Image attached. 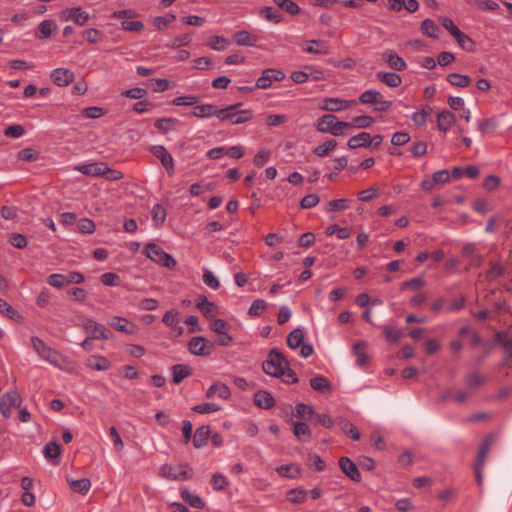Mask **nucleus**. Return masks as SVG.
<instances>
[{
    "label": "nucleus",
    "mask_w": 512,
    "mask_h": 512,
    "mask_svg": "<svg viewBox=\"0 0 512 512\" xmlns=\"http://www.w3.org/2000/svg\"><path fill=\"white\" fill-rule=\"evenodd\" d=\"M31 343L33 349L41 359L51 363L54 366H59V359L61 354L58 351L46 345L43 340L36 336L31 338Z\"/></svg>",
    "instance_id": "6"
},
{
    "label": "nucleus",
    "mask_w": 512,
    "mask_h": 512,
    "mask_svg": "<svg viewBox=\"0 0 512 512\" xmlns=\"http://www.w3.org/2000/svg\"><path fill=\"white\" fill-rule=\"evenodd\" d=\"M296 414L299 418L307 420L314 416L315 410L312 406L304 403H298L296 405Z\"/></svg>",
    "instance_id": "54"
},
{
    "label": "nucleus",
    "mask_w": 512,
    "mask_h": 512,
    "mask_svg": "<svg viewBox=\"0 0 512 512\" xmlns=\"http://www.w3.org/2000/svg\"><path fill=\"white\" fill-rule=\"evenodd\" d=\"M347 146L349 149H357V148H369L372 146L371 135L368 132H361L355 136H352L348 142Z\"/></svg>",
    "instance_id": "21"
},
{
    "label": "nucleus",
    "mask_w": 512,
    "mask_h": 512,
    "mask_svg": "<svg viewBox=\"0 0 512 512\" xmlns=\"http://www.w3.org/2000/svg\"><path fill=\"white\" fill-rule=\"evenodd\" d=\"M304 341V333L301 328L292 330L287 336V345L291 349H297Z\"/></svg>",
    "instance_id": "37"
},
{
    "label": "nucleus",
    "mask_w": 512,
    "mask_h": 512,
    "mask_svg": "<svg viewBox=\"0 0 512 512\" xmlns=\"http://www.w3.org/2000/svg\"><path fill=\"white\" fill-rule=\"evenodd\" d=\"M66 482L68 483L70 489L75 492L79 493L81 495H86L88 491L91 488V481L88 478H82V479H74L71 476H66Z\"/></svg>",
    "instance_id": "22"
},
{
    "label": "nucleus",
    "mask_w": 512,
    "mask_h": 512,
    "mask_svg": "<svg viewBox=\"0 0 512 512\" xmlns=\"http://www.w3.org/2000/svg\"><path fill=\"white\" fill-rule=\"evenodd\" d=\"M172 381L175 384H179L186 377L192 375V369L186 364H175L171 367Z\"/></svg>",
    "instance_id": "31"
},
{
    "label": "nucleus",
    "mask_w": 512,
    "mask_h": 512,
    "mask_svg": "<svg viewBox=\"0 0 512 512\" xmlns=\"http://www.w3.org/2000/svg\"><path fill=\"white\" fill-rule=\"evenodd\" d=\"M421 31L430 38H438L439 27L432 19L427 18L421 23Z\"/></svg>",
    "instance_id": "47"
},
{
    "label": "nucleus",
    "mask_w": 512,
    "mask_h": 512,
    "mask_svg": "<svg viewBox=\"0 0 512 512\" xmlns=\"http://www.w3.org/2000/svg\"><path fill=\"white\" fill-rule=\"evenodd\" d=\"M505 274V268L499 263H490V269L486 272L488 280H494Z\"/></svg>",
    "instance_id": "59"
},
{
    "label": "nucleus",
    "mask_w": 512,
    "mask_h": 512,
    "mask_svg": "<svg viewBox=\"0 0 512 512\" xmlns=\"http://www.w3.org/2000/svg\"><path fill=\"white\" fill-rule=\"evenodd\" d=\"M160 475L168 480H188L193 476V469L188 463H181L176 467L164 464L160 467Z\"/></svg>",
    "instance_id": "4"
},
{
    "label": "nucleus",
    "mask_w": 512,
    "mask_h": 512,
    "mask_svg": "<svg viewBox=\"0 0 512 512\" xmlns=\"http://www.w3.org/2000/svg\"><path fill=\"white\" fill-rule=\"evenodd\" d=\"M462 255L469 259L471 266L480 267L483 263V257L477 252L476 245L473 243H468L463 247Z\"/></svg>",
    "instance_id": "25"
},
{
    "label": "nucleus",
    "mask_w": 512,
    "mask_h": 512,
    "mask_svg": "<svg viewBox=\"0 0 512 512\" xmlns=\"http://www.w3.org/2000/svg\"><path fill=\"white\" fill-rule=\"evenodd\" d=\"M446 80L455 87L465 88L471 84V78L468 75L451 73Z\"/></svg>",
    "instance_id": "39"
},
{
    "label": "nucleus",
    "mask_w": 512,
    "mask_h": 512,
    "mask_svg": "<svg viewBox=\"0 0 512 512\" xmlns=\"http://www.w3.org/2000/svg\"><path fill=\"white\" fill-rule=\"evenodd\" d=\"M365 342H358L353 346V352L356 356V364L364 367L369 362V356L364 351Z\"/></svg>",
    "instance_id": "43"
},
{
    "label": "nucleus",
    "mask_w": 512,
    "mask_h": 512,
    "mask_svg": "<svg viewBox=\"0 0 512 512\" xmlns=\"http://www.w3.org/2000/svg\"><path fill=\"white\" fill-rule=\"evenodd\" d=\"M293 433L301 442H307L311 438V430L305 422H295L293 424Z\"/></svg>",
    "instance_id": "35"
},
{
    "label": "nucleus",
    "mask_w": 512,
    "mask_h": 512,
    "mask_svg": "<svg viewBox=\"0 0 512 512\" xmlns=\"http://www.w3.org/2000/svg\"><path fill=\"white\" fill-rule=\"evenodd\" d=\"M254 404L262 409H270L275 405V400L271 393L265 390H259L254 394Z\"/></svg>",
    "instance_id": "26"
},
{
    "label": "nucleus",
    "mask_w": 512,
    "mask_h": 512,
    "mask_svg": "<svg viewBox=\"0 0 512 512\" xmlns=\"http://www.w3.org/2000/svg\"><path fill=\"white\" fill-rule=\"evenodd\" d=\"M307 492L302 488H294L288 491V499L292 503L301 504L306 501Z\"/></svg>",
    "instance_id": "52"
},
{
    "label": "nucleus",
    "mask_w": 512,
    "mask_h": 512,
    "mask_svg": "<svg viewBox=\"0 0 512 512\" xmlns=\"http://www.w3.org/2000/svg\"><path fill=\"white\" fill-rule=\"evenodd\" d=\"M277 473L283 477L295 478L300 474V468L294 465H281L277 468Z\"/></svg>",
    "instance_id": "55"
},
{
    "label": "nucleus",
    "mask_w": 512,
    "mask_h": 512,
    "mask_svg": "<svg viewBox=\"0 0 512 512\" xmlns=\"http://www.w3.org/2000/svg\"><path fill=\"white\" fill-rule=\"evenodd\" d=\"M425 285V281L421 277H415L401 283V290H418Z\"/></svg>",
    "instance_id": "58"
},
{
    "label": "nucleus",
    "mask_w": 512,
    "mask_h": 512,
    "mask_svg": "<svg viewBox=\"0 0 512 512\" xmlns=\"http://www.w3.org/2000/svg\"><path fill=\"white\" fill-rule=\"evenodd\" d=\"M148 85L154 92H164L169 88V81L163 78H153L148 81Z\"/></svg>",
    "instance_id": "62"
},
{
    "label": "nucleus",
    "mask_w": 512,
    "mask_h": 512,
    "mask_svg": "<svg viewBox=\"0 0 512 512\" xmlns=\"http://www.w3.org/2000/svg\"><path fill=\"white\" fill-rule=\"evenodd\" d=\"M261 16H263L265 19H267L270 22H273L275 24L280 23L283 20L282 14L274 9L273 7H264L261 12Z\"/></svg>",
    "instance_id": "49"
},
{
    "label": "nucleus",
    "mask_w": 512,
    "mask_h": 512,
    "mask_svg": "<svg viewBox=\"0 0 512 512\" xmlns=\"http://www.w3.org/2000/svg\"><path fill=\"white\" fill-rule=\"evenodd\" d=\"M0 312L14 321L20 322L22 320V316L2 298H0Z\"/></svg>",
    "instance_id": "46"
},
{
    "label": "nucleus",
    "mask_w": 512,
    "mask_h": 512,
    "mask_svg": "<svg viewBox=\"0 0 512 512\" xmlns=\"http://www.w3.org/2000/svg\"><path fill=\"white\" fill-rule=\"evenodd\" d=\"M179 120L176 118H160L154 122V126L159 129L162 133H167L176 129V125Z\"/></svg>",
    "instance_id": "40"
},
{
    "label": "nucleus",
    "mask_w": 512,
    "mask_h": 512,
    "mask_svg": "<svg viewBox=\"0 0 512 512\" xmlns=\"http://www.w3.org/2000/svg\"><path fill=\"white\" fill-rule=\"evenodd\" d=\"M110 361L101 355H92L86 361V366L96 371H106L110 368Z\"/></svg>",
    "instance_id": "29"
},
{
    "label": "nucleus",
    "mask_w": 512,
    "mask_h": 512,
    "mask_svg": "<svg viewBox=\"0 0 512 512\" xmlns=\"http://www.w3.org/2000/svg\"><path fill=\"white\" fill-rule=\"evenodd\" d=\"M110 326L115 330L132 335L136 332V325L133 322H130L126 318L120 316H114L109 322Z\"/></svg>",
    "instance_id": "19"
},
{
    "label": "nucleus",
    "mask_w": 512,
    "mask_h": 512,
    "mask_svg": "<svg viewBox=\"0 0 512 512\" xmlns=\"http://www.w3.org/2000/svg\"><path fill=\"white\" fill-rule=\"evenodd\" d=\"M22 398L16 390L4 393L0 398V413L6 419L12 415V407H20Z\"/></svg>",
    "instance_id": "7"
},
{
    "label": "nucleus",
    "mask_w": 512,
    "mask_h": 512,
    "mask_svg": "<svg viewBox=\"0 0 512 512\" xmlns=\"http://www.w3.org/2000/svg\"><path fill=\"white\" fill-rule=\"evenodd\" d=\"M317 131L321 133H330L333 136H344V128H349L350 124L344 121H337L333 114H324L315 123Z\"/></svg>",
    "instance_id": "3"
},
{
    "label": "nucleus",
    "mask_w": 512,
    "mask_h": 512,
    "mask_svg": "<svg viewBox=\"0 0 512 512\" xmlns=\"http://www.w3.org/2000/svg\"><path fill=\"white\" fill-rule=\"evenodd\" d=\"M215 395L222 399H228L231 396L229 387L224 383H215L206 391V398H213Z\"/></svg>",
    "instance_id": "32"
},
{
    "label": "nucleus",
    "mask_w": 512,
    "mask_h": 512,
    "mask_svg": "<svg viewBox=\"0 0 512 512\" xmlns=\"http://www.w3.org/2000/svg\"><path fill=\"white\" fill-rule=\"evenodd\" d=\"M382 330L385 338L390 343H396L402 337V331L392 325H383Z\"/></svg>",
    "instance_id": "48"
},
{
    "label": "nucleus",
    "mask_w": 512,
    "mask_h": 512,
    "mask_svg": "<svg viewBox=\"0 0 512 512\" xmlns=\"http://www.w3.org/2000/svg\"><path fill=\"white\" fill-rule=\"evenodd\" d=\"M383 59L393 70L404 71L407 68L405 60L392 49H387L384 51Z\"/></svg>",
    "instance_id": "17"
},
{
    "label": "nucleus",
    "mask_w": 512,
    "mask_h": 512,
    "mask_svg": "<svg viewBox=\"0 0 512 512\" xmlns=\"http://www.w3.org/2000/svg\"><path fill=\"white\" fill-rule=\"evenodd\" d=\"M285 78L282 70L267 68L262 71L261 76L257 79L255 87L258 89H268L273 81H281Z\"/></svg>",
    "instance_id": "10"
},
{
    "label": "nucleus",
    "mask_w": 512,
    "mask_h": 512,
    "mask_svg": "<svg viewBox=\"0 0 512 512\" xmlns=\"http://www.w3.org/2000/svg\"><path fill=\"white\" fill-rule=\"evenodd\" d=\"M311 388L321 394H330L333 390L329 379L323 375H317L309 381Z\"/></svg>",
    "instance_id": "20"
},
{
    "label": "nucleus",
    "mask_w": 512,
    "mask_h": 512,
    "mask_svg": "<svg viewBox=\"0 0 512 512\" xmlns=\"http://www.w3.org/2000/svg\"><path fill=\"white\" fill-rule=\"evenodd\" d=\"M289 361L277 348L269 351L267 359L262 363L263 371L272 377L280 378Z\"/></svg>",
    "instance_id": "1"
},
{
    "label": "nucleus",
    "mask_w": 512,
    "mask_h": 512,
    "mask_svg": "<svg viewBox=\"0 0 512 512\" xmlns=\"http://www.w3.org/2000/svg\"><path fill=\"white\" fill-rule=\"evenodd\" d=\"M377 79L387 85L388 87L395 88L401 85L402 77L395 72H377Z\"/></svg>",
    "instance_id": "30"
},
{
    "label": "nucleus",
    "mask_w": 512,
    "mask_h": 512,
    "mask_svg": "<svg viewBox=\"0 0 512 512\" xmlns=\"http://www.w3.org/2000/svg\"><path fill=\"white\" fill-rule=\"evenodd\" d=\"M214 344L203 336H195L188 342V350L196 356L206 357L211 355Z\"/></svg>",
    "instance_id": "8"
},
{
    "label": "nucleus",
    "mask_w": 512,
    "mask_h": 512,
    "mask_svg": "<svg viewBox=\"0 0 512 512\" xmlns=\"http://www.w3.org/2000/svg\"><path fill=\"white\" fill-rule=\"evenodd\" d=\"M82 327L89 334L90 338L108 340L112 338V333L104 325L86 318L82 322Z\"/></svg>",
    "instance_id": "9"
},
{
    "label": "nucleus",
    "mask_w": 512,
    "mask_h": 512,
    "mask_svg": "<svg viewBox=\"0 0 512 512\" xmlns=\"http://www.w3.org/2000/svg\"><path fill=\"white\" fill-rule=\"evenodd\" d=\"M496 438H497L496 434H489L484 438L482 444L479 447V450H478V453L476 456V461L474 464L475 466H478V467L485 466L486 458L490 451V447L492 446V444L494 443Z\"/></svg>",
    "instance_id": "15"
},
{
    "label": "nucleus",
    "mask_w": 512,
    "mask_h": 512,
    "mask_svg": "<svg viewBox=\"0 0 512 512\" xmlns=\"http://www.w3.org/2000/svg\"><path fill=\"white\" fill-rule=\"evenodd\" d=\"M349 202H350V200L346 199V198L332 200L327 203L325 210L327 212L344 211V210L348 209Z\"/></svg>",
    "instance_id": "51"
},
{
    "label": "nucleus",
    "mask_w": 512,
    "mask_h": 512,
    "mask_svg": "<svg viewBox=\"0 0 512 512\" xmlns=\"http://www.w3.org/2000/svg\"><path fill=\"white\" fill-rule=\"evenodd\" d=\"M56 28H57V25L53 20H43L39 24V31H40L41 35L38 36V38L39 39L49 38Z\"/></svg>",
    "instance_id": "50"
},
{
    "label": "nucleus",
    "mask_w": 512,
    "mask_h": 512,
    "mask_svg": "<svg viewBox=\"0 0 512 512\" xmlns=\"http://www.w3.org/2000/svg\"><path fill=\"white\" fill-rule=\"evenodd\" d=\"M380 98L382 94L378 90L369 89L361 93L358 99L361 104H376Z\"/></svg>",
    "instance_id": "42"
},
{
    "label": "nucleus",
    "mask_w": 512,
    "mask_h": 512,
    "mask_svg": "<svg viewBox=\"0 0 512 512\" xmlns=\"http://www.w3.org/2000/svg\"><path fill=\"white\" fill-rule=\"evenodd\" d=\"M210 436V426L202 425L198 427L193 435V446L196 449L203 448Z\"/></svg>",
    "instance_id": "28"
},
{
    "label": "nucleus",
    "mask_w": 512,
    "mask_h": 512,
    "mask_svg": "<svg viewBox=\"0 0 512 512\" xmlns=\"http://www.w3.org/2000/svg\"><path fill=\"white\" fill-rule=\"evenodd\" d=\"M337 144L338 143L335 139H330L323 144L316 146L313 149V153L318 157L324 158L337 147Z\"/></svg>",
    "instance_id": "41"
},
{
    "label": "nucleus",
    "mask_w": 512,
    "mask_h": 512,
    "mask_svg": "<svg viewBox=\"0 0 512 512\" xmlns=\"http://www.w3.org/2000/svg\"><path fill=\"white\" fill-rule=\"evenodd\" d=\"M456 117L449 110H443L437 115V127L442 132H447L455 124Z\"/></svg>",
    "instance_id": "24"
},
{
    "label": "nucleus",
    "mask_w": 512,
    "mask_h": 512,
    "mask_svg": "<svg viewBox=\"0 0 512 512\" xmlns=\"http://www.w3.org/2000/svg\"><path fill=\"white\" fill-rule=\"evenodd\" d=\"M267 302L263 299H256L249 307L248 314L252 317H258L266 309Z\"/></svg>",
    "instance_id": "56"
},
{
    "label": "nucleus",
    "mask_w": 512,
    "mask_h": 512,
    "mask_svg": "<svg viewBox=\"0 0 512 512\" xmlns=\"http://www.w3.org/2000/svg\"><path fill=\"white\" fill-rule=\"evenodd\" d=\"M498 126V120L495 117L483 119L478 122V130L482 135L493 133Z\"/></svg>",
    "instance_id": "44"
},
{
    "label": "nucleus",
    "mask_w": 512,
    "mask_h": 512,
    "mask_svg": "<svg viewBox=\"0 0 512 512\" xmlns=\"http://www.w3.org/2000/svg\"><path fill=\"white\" fill-rule=\"evenodd\" d=\"M310 45L304 48V51L310 54L327 55L329 48L323 40L313 39L308 42Z\"/></svg>",
    "instance_id": "34"
},
{
    "label": "nucleus",
    "mask_w": 512,
    "mask_h": 512,
    "mask_svg": "<svg viewBox=\"0 0 512 512\" xmlns=\"http://www.w3.org/2000/svg\"><path fill=\"white\" fill-rule=\"evenodd\" d=\"M43 453L47 459L57 460L54 464H58V458L61 454V446L57 442H49L44 446Z\"/></svg>",
    "instance_id": "38"
},
{
    "label": "nucleus",
    "mask_w": 512,
    "mask_h": 512,
    "mask_svg": "<svg viewBox=\"0 0 512 512\" xmlns=\"http://www.w3.org/2000/svg\"><path fill=\"white\" fill-rule=\"evenodd\" d=\"M341 471L352 481L360 482L361 473L358 466L348 457H341L338 461Z\"/></svg>",
    "instance_id": "14"
},
{
    "label": "nucleus",
    "mask_w": 512,
    "mask_h": 512,
    "mask_svg": "<svg viewBox=\"0 0 512 512\" xmlns=\"http://www.w3.org/2000/svg\"><path fill=\"white\" fill-rule=\"evenodd\" d=\"M373 121H374L373 117L367 116V115H362V116L354 117L352 119V121L348 122V123L350 124V127L365 129V128H369L372 125Z\"/></svg>",
    "instance_id": "53"
},
{
    "label": "nucleus",
    "mask_w": 512,
    "mask_h": 512,
    "mask_svg": "<svg viewBox=\"0 0 512 512\" xmlns=\"http://www.w3.org/2000/svg\"><path fill=\"white\" fill-rule=\"evenodd\" d=\"M336 424L340 427L341 431L349 436L351 439L357 441L360 439L361 434L358 428L352 424L349 420L343 417H339L336 419Z\"/></svg>",
    "instance_id": "27"
},
{
    "label": "nucleus",
    "mask_w": 512,
    "mask_h": 512,
    "mask_svg": "<svg viewBox=\"0 0 512 512\" xmlns=\"http://www.w3.org/2000/svg\"><path fill=\"white\" fill-rule=\"evenodd\" d=\"M234 41L241 46H254L258 41V37L246 30L238 31L234 34Z\"/></svg>",
    "instance_id": "33"
},
{
    "label": "nucleus",
    "mask_w": 512,
    "mask_h": 512,
    "mask_svg": "<svg viewBox=\"0 0 512 512\" xmlns=\"http://www.w3.org/2000/svg\"><path fill=\"white\" fill-rule=\"evenodd\" d=\"M307 465L318 472L324 471L326 468L324 460L317 454H310L308 456Z\"/></svg>",
    "instance_id": "63"
},
{
    "label": "nucleus",
    "mask_w": 512,
    "mask_h": 512,
    "mask_svg": "<svg viewBox=\"0 0 512 512\" xmlns=\"http://www.w3.org/2000/svg\"><path fill=\"white\" fill-rule=\"evenodd\" d=\"M79 172L87 176L99 177L103 176L107 171V164L100 163H91V164H83L79 165L75 168Z\"/></svg>",
    "instance_id": "18"
},
{
    "label": "nucleus",
    "mask_w": 512,
    "mask_h": 512,
    "mask_svg": "<svg viewBox=\"0 0 512 512\" xmlns=\"http://www.w3.org/2000/svg\"><path fill=\"white\" fill-rule=\"evenodd\" d=\"M175 106H193L199 103V97L188 95L176 97L171 102Z\"/></svg>",
    "instance_id": "57"
},
{
    "label": "nucleus",
    "mask_w": 512,
    "mask_h": 512,
    "mask_svg": "<svg viewBox=\"0 0 512 512\" xmlns=\"http://www.w3.org/2000/svg\"><path fill=\"white\" fill-rule=\"evenodd\" d=\"M180 494L182 499L193 508L202 509L205 505L200 496L191 493L187 488H182Z\"/></svg>",
    "instance_id": "36"
},
{
    "label": "nucleus",
    "mask_w": 512,
    "mask_h": 512,
    "mask_svg": "<svg viewBox=\"0 0 512 512\" xmlns=\"http://www.w3.org/2000/svg\"><path fill=\"white\" fill-rule=\"evenodd\" d=\"M50 78L58 87H66L74 81L75 74L68 68H56L51 71Z\"/></svg>",
    "instance_id": "13"
},
{
    "label": "nucleus",
    "mask_w": 512,
    "mask_h": 512,
    "mask_svg": "<svg viewBox=\"0 0 512 512\" xmlns=\"http://www.w3.org/2000/svg\"><path fill=\"white\" fill-rule=\"evenodd\" d=\"M196 308L199 309L207 319L213 318L214 304L209 302L205 296H200L196 302Z\"/></svg>",
    "instance_id": "45"
},
{
    "label": "nucleus",
    "mask_w": 512,
    "mask_h": 512,
    "mask_svg": "<svg viewBox=\"0 0 512 512\" xmlns=\"http://www.w3.org/2000/svg\"><path fill=\"white\" fill-rule=\"evenodd\" d=\"M468 3L475 5L481 10L495 11L499 9L498 3L493 0H469Z\"/></svg>",
    "instance_id": "60"
},
{
    "label": "nucleus",
    "mask_w": 512,
    "mask_h": 512,
    "mask_svg": "<svg viewBox=\"0 0 512 512\" xmlns=\"http://www.w3.org/2000/svg\"><path fill=\"white\" fill-rule=\"evenodd\" d=\"M150 152L160 160L169 176L174 174V159L163 145H154L150 147Z\"/></svg>",
    "instance_id": "11"
},
{
    "label": "nucleus",
    "mask_w": 512,
    "mask_h": 512,
    "mask_svg": "<svg viewBox=\"0 0 512 512\" xmlns=\"http://www.w3.org/2000/svg\"><path fill=\"white\" fill-rule=\"evenodd\" d=\"M355 100H343L340 98L328 97L323 100L322 110L329 112H338L348 108L351 104H354Z\"/></svg>",
    "instance_id": "16"
},
{
    "label": "nucleus",
    "mask_w": 512,
    "mask_h": 512,
    "mask_svg": "<svg viewBox=\"0 0 512 512\" xmlns=\"http://www.w3.org/2000/svg\"><path fill=\"white\" fill-rule=\"evenodd\" d=\"M191 34H184L175 37L171 43L167 44L166 46L172 49H178L180 47L186 46L191 42Z\"/></svg>",
    "instance_id": "64"
},
{
    "label": "nucleus",
    "mask_w": 512,
    "mask_h": 512,
    "mask_svg": "<svg viewBox=\"0 0 512 512\" xmlns=\"http://www.w3.org/2000/svg\"><path fill=\"white\" fill-rule=\"evenodd\" d=\"M146 256L152 261L158 263L159 265L173 269L175 268L177 262L173 258L172 255L163 251L158 245L155 243H148L145 247Z\"/></svg>",
    "instance_id": "5"
},
{
    "label": "nucleus",
    "mask_w": 512,
    "mask_h": 512,
    "mask_svg": "<svg viewBox=\"0 0 512 512\" xmlns=\"http://www.w3.org/2000/svg\"><path fill=\"white\" fill-rule=\"evenodd\" d=\"M152 218L156 226L162 225L166 219V210L160 204H155L152 208Z\"/></svg>",
    "instance_id": "61"
},
{
    "label": "nucleus",
    "mask_w": 512,
    "mask_h": 512,
    "mask_svg": "<svg viewBox=\"0 0 512 512\" xmlns=\"http://www.w3.org/2000/svg\"><path fill=\"white\" fill-rule=\"evenodd\" d=\"M242 105V103H235L219 109L218 119L221 122L230 121L231 124H242L250 121L253 117V112L248 109L239 110Z\"/></svg>",
    "instance_id": "2"
},
{
    "label": "nucleus",
    "mask_w": 512,
    "mask_h": 512,
    "mask_svg": "<svg viewBox=\"0 0 512 512\" xmlns=\"http://www.w3.org/2000/svg\"><path fill=\"white\" fill-rule=\"evenodd\" d=\"M218 110L219 109H217L213 104L196 105L189 116L200 119L210 118L212 116H216L218 118Z\"/></svg>",
    "instance_id": "23"
},
{
    "label": "nucleus",
    "mask_w": 512,
    "mask_h": 512,
    "mask_svg": "<svg viewBox=\"0 0 512 512\" xmlns=\"http://www.w3.org/2000/svg\"><path fill=\"white\" fill-rule=\"evenodd\" d=\"M90 16L88 12L83 11L81 7L67 8L60 12V19L62 21H73L79 26L85 25Z\"/></svg>",
    "instance_id": "12"
}]
</instances>
